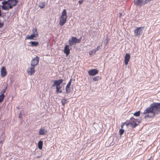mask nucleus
Segmentation results:
<instances>
[{"label": "nucleus", "mask_w": 160, "mask_h": 160, "mask_svg": "<svg viewBox=\"0 0 160 160\" xmlns=\"http://www.w3.org/2000/svg\"><path fill=\"white\" fill-rule=\"evenodd\" d=\"M144 27L137 28L134 30V35L136 37H139L142 33Z\"/></svg>", "instance_id": "nucleus-4"}, {"label": "nucleus", "mask_w": 160, "mask_h": 160, "mask_svg": "<svg viewBox=\"0 0 160 160\" xmlns=\"http://www.w3.org/2000/svg\"><path fill=\"white\" fill-rule=\"evenodd\" d=\"M39 60V57H36L34 58L32 60L31 62V65L35 67L38 63Z\"/></svg>", "instance_id": "nucleus-7"}, {"label": "nucleus", "mask_w": 160, "mask_h": 160, "mask_svg": "<svg viewBox=\"0 0 160 160\" xmlns=\"http://www.w3.org/2000/svg\"><path fill=\"white\" fill-rule=\"evenodd\" d=\"M4 97L5 96L4 94H1V95H0V102L3 101Z\"/></svg>", "instance_id": "nucleus-24"}, {"label": "nucleus", "mask_w": 160, "mask_h": 160, "mask_svg": "<svg viewBox=\"0 0 160 160\" xmlns=\"http://www.w3.org/2000/svg\"><path fill=\"white\" fill-rule=\"evenodd\" d=\"M80 41V39H78L76 37H72L71 39L69 40V45L72 46V45H75L76 43H79Z\"/></svg>", "instance_id": "nucleus-6"}, {"label": "nucleus", "mask_w": 160, "mask_h": 160, "mask_svg": "<svg viewBox=\"0 0 160 160\" xmlns=\"http://www.w3.org/2000/svg\"><path fill=\"white\" fill-rule=\"evenodd\" d=\"M3 25V23L0 22V28L2 27Z\"/></svg>", "instance_id": "nucleus-36"}, {"label": "nucleus", "mask_w": 160, "mask_h": 160, "mask_svg": "<svg viewBox=\"0 0 160 160\" xmlns=\"http://www.w3.org/2000/svg\"><path fill=\"white\" fill-rule=\"evenodd\" d=\"M66 13V10L64 9L62 12L59 21V24L61 26H62L66 22L67 18Z\"/></svg>", "instance_id": "nucleus-2"}, {"label": "nucleus", "mask_w": 160, "mask_h": 160, "mask_svg": "<svg viewBox=\"0 0 160 160\" xmlns=\"http://www.w3.org/2000/svg\"><path fill=\"white\" fill-rule=\"evenodd\" d=\"M1 76L2 77H5L7 75V72L6 69L4 67H3L1 69L0 71Z\"/></svg>", "instance_id": "nucleus-12"}, {"label": "nucleus", "mask_w": 160, "mask_h": 160, "mask_svg": "<svg viewBox=\"0 0 160 160\" xmlns=\"http://www.w3.org/2000/svg\"><path fill=\"white\" fill-rule=\"evenodd\" d=\"M6 90L5 89H3L1 92V93L2 94H4V93L5 92Z\"/></svg>", "instance_id": "nucleus-32"}, {"label": "nucleus", "mask_w": 160, "mask_h": 160, "mask_svg": "<svg viewBox=\"0 0 160 160\" xmlns=\"http://www.w3.org/2000/svg\"><path fill=\"white\" fill-rule=\"evenodd\" d=\"M124 125V124H123L122 125H121V128H123V126Z\"/></svg>", "instance_id": "nucleus-39"}, {"label": "nucleus", "mask_w": 160, "mask_h": 160, "mask_svg": "<svg viewBox=\"0 0 160 160\" xmlns=\"http://www.w3.org/2000/svg\"><path fill=\"white\" fill-rule=\"evenodd\" d=\"M8 86V84H6L5 85V87L4 89H5V90H6V89H7V88Z\"/></svg>", "instance_id": "nucleus-38"}, {"label": "nucleus", "mask_w": 160, "mask_h": 160, "mask_svg": "<svg viewBox=\"0 0 160 160\" xmlns=\"http://www.w3.org/2000/svg\"><path fill=\"white\" fill-rule=\"evenodd\" d=\"M39 134H40V131H39Z\"/></svg>", "instance_id": "nucleus-41"}, {"label": "nucleus", "mask_w": 160, "mask_h": 160, "mask_svg": "<svg viewBox=\"0 0 160 160\" xmlns=\"http://www.w3.org/2000/svg\"><path fill=\"white\" fill-rule=\"evenodd\" d=\"M96 52L94 50H92L89 52V54L90 55L93 56L95 54Z\"/></svg>", "instance_id": "nucleus-21"}, {"label": "nucleus", "mask_w": 160, "mask_h": 160, "mask_svg": "<svg viewBox=\"0 0 160 160\" xmlns=\"http://www.w3.org/2000/svg\"><path fill=\"white\" fill-rule=\"evenodd\" d=\"M35 67L31 65L27 70V72L29 75H32L35 72Z\"/></svg>", "instance_id": "nucleus-8"}, {"label": "nucleus", "mask_w": 160, "mask_h": 160, "mask_svg": "<svg viewBox=\"0 0 160 160\" xmlns=\"http://www.w3.org/2000/svg\"><path fill=\"white\" fill-rule=\"evenodd\" d=\"M83 2V0L79 1H78V3H79V4H82Z\"/></svg>", "instance_id": "nucleus-34"}, {"label": "nucleus", "mask_w": 160, "mask_h": 160, "mask_svg": "<svg viewBox=\"0 0 160 160\" xmlns=\"http://www.w3.org/2000/svg\"><path fill=\"white\" fill-rule=\"evenodd\" d=\"M46 3L45 2H42L41 4V8H44L46 5Z\"/></svg>", "instance_id": "nucleus-26"}, {"label": "nucleus", "mask_w": 160, "mask_h": 160, "mask_svg": "<svg viewBox=\"0 0 160 160\" xmlns=\"http://www.w3.org/2000/svg\"><path fill=\"white\" fill-rule=\"evenodd\" d=\"M30 46L32 47H37L39 44V43L37 42L31 41L29 42Z\"/></svg>", "instance_id": "nucleus-16"}, {"label": "nucleus", "mask_w": 160, "mask_h": 160, "mask_svg": "<svg viewBox=\"0 0 160 160\" xmlns=\"http://www.w3.org/2000/svg\"><path fill=\"white\" fill-rule=\"evenodd\" d=\"M98 72V71L95 69H92L88 71V74L90 76H94Z\"/></svg>", "instance_id": "nucleus-11"}, {"label": "nucleus", "mask_w": 160, "mask_h": 160, "mask_svg": "<svg viewBox=\"0 0 160 160\" xmlns=\"http://www.w3.org/2000/svg\"><path fill=\"white\" fill-rule=\"evenodd\" d=\"M122 14L121 13H120V17H121V16H122Z\"/></svg>", "instance_id": "nucleus-40"}, {"label": "nucleus", "mask_w": 160, "mask_h": 160, "mask_svg": "<svg viewBox=\"0 0 160 160\" xmlns=\"http://www.w3.org/2000/svg\"><path fill=\"white\" fill-rule=\"evenodd\" d=\"M124 130H123V129H120L119 132V133H120V135H122L123 134V133L124 132Z\"/></svg>", "instance_id": "nucleus-29"}, {"label": "nucleus", "mask_w": 160, "mask_h": 160, "mask_svg": "<svg viewBox=\"0 0 160 160\" xmlns=\"http://www.w3.org/2000/svg\"><path fill=\"white\" fill-rule=\"evenodd\" d=\"M62 87L61 86H57V87H56V92L57 93H61L62 92V90H61V88Z\"/></svg>", "instance_id": "nucleus-19"}, {"label": "nucleus", "mask_w": 160, "mask_h": 160, "mask_svg": "<svg viewBox=\"0 0 160 160\" xmlns=\"http://www.w3.org/2000/svg\"><path fill=\"white\" fill-rule=\"evenodd\" d=\"M100 79V78L99 77V76H97L96 77H95L93 78V80L95 81H97L99 80Z\"/></svg>", "instance_id": "nucleus-25"}, {"label": "nucleus", "mask_w": 160, "mask_h": 160, "mask_svg": "<svg viewBox=\"0 0 160 160\" xmlns=\"http://www.w3.org/2000/svg\"><path fill=\"white\" fill-rule=\"evenodd\" d=\"M130 56L129 54L127 53L124 58V63L126 65H127L128 64V62L130 60Z\"/></svg>", "instance_id": "nucleus-14"}, {"label": "nucleus", "mask_w": 160, "mask_h": 160, "mask_svg": "<svg viewBox=\"0 0 160 160\" xmlns=\"http://www.w3.org/2000/svg\"><path fill=\"white\" fill-rule=\"evenodd\" d=\"M7 2H8V4H12L13 6H14L16 5L17 2L16 0H8Z\"/></svg>", "instance_id": "nucleus-15"}, {"label": "nucleus", "mask_w": 160, "mask_h": 160, "mask_svg": "<svg viewBox=\"0 0 160 160\" xmlns=\"http://www.w3.org/2000/svg\"><path fill=\"white\" fill-rule=\"evenodd\" d=\"M109 42V39L108 37H107L104 40V44L105 46Z\"/></svg>", "instance_id": "nucleus-20"}, {"label": "nucleus", "mask_w": 160, "mask_h": 160, "mask_svg": "<svg viewBox=\"0 0 160 160\" xmlns=\"http://www.w3.org/2000/svg\"><path fill=\"white\" fill-rule=\"evenodd\" d=\"M151 0H137L134 1L135 4L138 6L141 7L149 2Z\"/></svg>", "instance_id": "nucleus-3"}, {"label": "nucleus", "mask_w": 160, "mask_h": 160, "mask_svg": "<svg viewBox=\"0 0 160 160\" xmlns=\"http://www.w3.org/2000/svg\"><path fill=\"white\" fill-rule=\"evenodd\" d=\"M47 132V131L45 127L41 128V135H45Z\"/></svg>", "instance_id": "nucleus-18"}, {"label": "nucleus", "mask_w": 160, "mask_h": 160, "mask_svg": "<svg viewBox=\"0 0 160 160\" xmlns=\"http://www.w3.org/2000/svg\"><path fill=\"white\" fill-rule=\"evenodd\" d=\"M160 112V103L154 102L151 104L149 107H148L145 110L143 113L146 115L144 118H151L153 117L155 114Z\"/></svg>", "instance_id": "nucleus-1"}, {"label": "nucleus", "mask_w": 160, "mask_h": 160, "mask_svg": "<svg viewBox=\"0 0 160 160\" xmlns=\"http://www.w3.org/2000/svg\"><path fill=\"white\" fill-rule=\"evenodd\" d=\"M9 5V7L8 8V9H11L12 8V4Z\"/></svg>", "instance_id": "nucleus-35"}, {"label": "nucleus", "mask_w": 160, "mask_h": 160, "mask_svg": "<svg viewBox=\"0 0 160 160\" xmlns=\"http://www.w3.org/2000/svg\"><path fill=\"white\" fill-rule=\"evenodd\" d=\"M33 33L30 35L26 37V39L35 40L34 38L37 37L38 36V33L37 30L35 28H33L32 30Z\"/></svg>", "instance_id": "nucleus-5"}, {"label": "nucleus", "mask_w": 160, "mask_h": 160, "mask_svg": "<svg viewBox=\"0 0 160 160\" xmlns=\"http://www.w3.org/2000/svg\"><path fill=\"white\" fill-rule=\"evenodd\" d=\"M102 46V45H99L97 47V48L95 49L94 50L96 52H97V51H98L99 49V48H100V47H101Z\"/></svg>", "instance_id": "nucleus-30"}, {"label": "nucleus", "mask_w": 160, "mask_h": 160, "mask_svg": "<svg viewBox=\"0 0 160 160\" xmlns=\"http://www.w3.org/2000/svg\"><path fill=\"white\" fill-rule=\"evenodd\" d=\"M24 115V112L23 111H21L20 112L19 117L20 118H21L22 116Z\"/></svg>", "instance_id": "nucleus-28"}, {"label": "nucleus", "mask_w": 160, "mask_h": 160, "mask_svg": "<svg viewBox=\"0 0 160 160\" xmlns=\"http://www.w3.org/2000/svg\"><path fill=\"white\" fill-rule=\"evenodd\" d=\"M134 119L133 118H131L130 119L131 121H130L129 122L126 124L127 126H128L129 124H131L132 125V127L133 128H135L136 126H137L138 124L136 122H135L134 121H133V120Z\"/></svg>", "instance_id": "nucleus-10"}, {"label": "nucleus", "mask_w": 160, "mask_h": 160, "mask_svg": "<svg viewBox=\"0 0 160 160\" xmlns=\"http://www.w3.org/2000/svg\"><path fill=\"white\" fill-rule=\"evenodd\" d=\"M43 145V142L42 141H41V150L42 149Z\"/></svg>", "instance_id": "nucleus-33"}, {"label": "nucleus", "mask_w": 160, "mask_h": 160, "mask_svg": "<svg viewBox=\"0 0 160 160\" xmlns=\"http://www.w3.org/2000/svg\"><path fill=\"white\" fill-rule=\"evenodd\" d=\"M63 80L62 79H59L58 80H55L54 81L53 84L52 85V87L55 86L57 87L59 86V85L62 83Z\"/></svg>", "instance_id": "nucleus-9"}, {"label": "nucleus", "mask_w": 160, "mask_h": 160, "mask_svg": "<svg viewBox=\"0 0 160 160\" xmlns=\"http://www.w3.org/2000/svg\"><path fill=\"white\" fill-rule=\"evenodd\" d=\"M72 79H71L66 87V88H70L71 83Z\"/></svg>", "instance_id": "nucleus-22"}, {"label": "nucleus", "mask_w": 160, "mask_h": 160, "mask_svg": "<svg viewBox=\"0 0 160 160\" xmlns=\"http://www.w3.org/2000/svg\"><path fill=\"white\" fill-rule=\"evenodd\" d=\"M61 102H62V105H64L65 104V103H66L67 102V100L66 99H63L62 100Z\"/></svg>", "instance_id": "nucleus-23"}, {"label": "nucleus", "mask_w": 160, "mask_h": 160, "mask_svg": "<svg viewBox=\"0 0 160 160\" xmlns=\"http://www.w3.org/2000/svg\"><path fill=\"white\" fill-rule=\"evenodd\" d=\"M140 111H138V112H136L134 113V116L137 117H138L139 116L140 114Z\"/></svg>", "instance_id": "nucleus-27"}, {"label": "nucleus", "mask_w": 160, "mask_h": 160, "mask_svg": "<svg viewBox=\"0 0 160 160\" xmlns=\"http://www.w3.org/2000/svg\"><path fill=\"white\" fill-rule=\"evenodd\" d=\"M66 92L67 93H68L69 92H70V89L69 88H66Z\"/></svg>", "instance_id": "nucleus-31"}, {"label": "nucleus", "mask_w": 160, "mask_h": 160, "mask_svg": "<svg viewBox=\"0 0 160 160\" xmlns=\"http://www.w3.org/2000/svg\"><path fill=\"white\" fill-rule=\"evenodd\" d=\"M8 3V2H2V4H3V5L2 6V8L3 10H8V8L6 6H5L4 5L7 4Z\"/></svg>", "instance_id": "nucleus-17"}, {"label": "nucleus", "mask_w": 160, "mask_h": 160, "mask_svg": "<svg viewBox=\"0 0 160 160\" xmlns=\"http://www.w3.org/2000/svg\"><path fill=\"white\" fill-rule=\"evenodd\" d=\"M64 53L66 54V56H67L70 53L69 46L66 45L64 47Z\"/></svg>", "instance_id": "nucleus-13"}, {"label": "nucleus", "mask_w": 160, "mask_h": 160, "mask_svg": "<svg viewBox=\"0 0 160 160\" xmlns=\"http://www.w3.org/2000/svg\"><path fill=\"white\" fill-rule=\"evenodd\" d=\"M38 147L40 149V141L38 142Z\"/></svg>", "instance_id": "nucleus-37"}]
</instances>
